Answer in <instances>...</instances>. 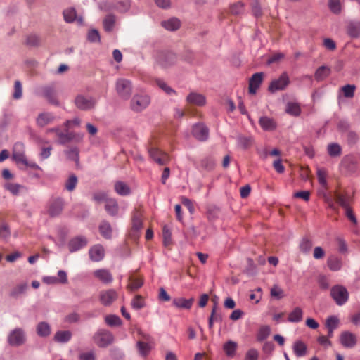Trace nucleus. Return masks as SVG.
<instances>
[{
	"mask_svg": "<svg viewBox=\"0 0 360 360\" xmlns=\"http://www.w3.org/2000/svg\"><path fill=\"white\" fill-rule=\"evenodd\" d=\"M356 89L355 85L347 84L342 87L341 91L345 97L352 98L354 96V91Z\"/></svg>",
	"mask_w": 360,
	"mask_h": 360,
	"instance_id": "nucleus-50",
	"label": "nucleus"
},
{
	"mask_svg": "<svg viewBox=\"0 0 360 360\" xmlns=\"http://www.w3.org/2000/svg\"><path fill=\"white\" fill-rule=\"evenodd\" d=\"M176 60V56L172 53L161 54L158 57V63L163 68H167Z\"/></svg>",
	"mask_w": 360,
	"mask_h": 360,
	"instance_id": "nucleus-22",
	"label": "nucleus"
},
{
	"mask_svg": "<svg viewBox=\"0 0 360 360\" xmlns=\"http://www.w3.org/2000/svg\"><path fill=\"white\" fill-rule=\"evenodd\" d=\"M131 306L133 309L139 310L146 306L143 297L140 295H136L131 302Z\"/></svg>",
	"mask_w": 360,
	"mask_h": 360,
	"instance_id": "nucleus-41",
	"label": "nucleus"
},
{
	"mask_svg": "<svg viewBox=\"0 0 360 360\" xmlns=\"http://www.w3.org/2000/svg\"><path fill=\"white\" fill-rule=\"evenodd\" d=\"M300 108L298 104L295 103H288L286 112L292 115L297 116L300 113Z\"/></svg>",
	"mask_w": 360,
	"mask_h": 360,
	"instance_id": "nucleus-56",
	"label": "nucleus"
},
{
	"mask_svg": "<svg viewBox=\"0 0 360 360\" xmlns=\"http://www.w3.org/2000/svg\"><path fill=\"white\" fill-rule=\"evenodd\" d=\"M114 340L113 335L108 330H98L94 335L95 343L100 347H105L110 345Z\"/></svg>",
	"mask_w": 360,
	"mask_h": 360,
	"instance_id": "nucleus-5",
	"label": "nucleus"
},
{
	"mask_svg": "<svg viewBox=\"0 0 360 360\" xmlns=\"http://www.w3.org/2000/svg\"><path fill=\"white\" fill-rule=\"evenodd\" d=\"M336 202L344 208L349 207L350 198L344 194L337 193L335 195Z\"/></svg>",
	"mask_w": 360,
	"mask_h": 360,
	"instance_id": "nucleus-43",
	"label": "nucleus"
},
{
	"mask_svg": "<svg viewBox=\"0 0 360 360\" xmlns=\"http://www.w3.org/2000/svg\"><path fill=\"white\" fill-rule=\"evenodd\" d=\"M348 34L354 38H356L360 36V22H350L347 27Z\"/></svg>",
	"mask_w": 360,
	"mask_h": 360,
	"instance_id": "nucleus-37",
	"label": "nucleus"
},
{
	"mask_svg": "<svg viewBox=\"0 0 360 360\" xmlns=\"http://www.w3.org/2000/svg\"><path fill=\"white\" fill-rule=\"evenodd\" d=\"M157 85L168 95L176 94V91L169 86L163 80L157 79Z\"/></svg>",
	"mask_w": 360,
	"mask_h": 360,
	"instance_id": "nucleus-58",
	"label": "nucleus"
},
{
	"mask_svg": "<svg viewBox=\"0 0 360 360\" xmlns=\"http://www.w3.org/2000/svg\"><path fill=\"white\" fill-rule=\"evenodd\" d=\"M172 233L170 230L167 226H164L162 228V238L163 244L165 246H168L172 243Z\"/></svg>",
	"mask_w": 360,
	"mask_h": 360,
	"instance_id": "nucleus-57",
	"label": "nucleus"
},
{
	"mask_svg": "<svg viewBox=\"0 0 360 360\" xmlns=\"http://www.w3.org/2000/svg\"><path fill=\"white\" fill-rule=\"evenodd\" d=\"M327 265L331 271H339L342 268V260L335 255H331L327 260Z\"/></svg>",
	"mask_w": 360,
	"mask_h": 360,
	"instance_id": "nucleus-29",
	"label": "nucleus"
},
{
	"mask_svg": "<svg viewBox=\"0 0 360 360\" xmlns=\"http://www.w3.org/2000/svg\"><path fill=\"white\" fill-rule=\"evenodd\" d=\"M244 11V4L240 2H236L230 6V12L233 15H240Z\"/></svg>",
	"mask_w": 360,
	"mask_h": 360,
	"instance_id": "nucleus-54",
	"label": "nucleus"
},
{
	"mask_svg": "<svg viewBox=\"0 0 360 360\" xmlns=\"http://www.w3.org/2000/svg\"><path fill=\"white\" fill-rule=\"evenodd\" d=\"M105 323L110 326H119L122 324L121 319L117 315H108L105 317Z\"/></svg>",
	"mask_w": 360,
	"mask_h": 360,
	"instance_id": "nucleus-46",
	"label": "nucleus"
},
{
	"mask_svg": "<svg viewBox=\"0 0 360 360\" xmlns=\"http://www.w3.org/2000/svg\"><path fill=\"white\" fill-rule=\"evenodd\" d=\"M131 6L130 0H120L117 3L116 8L120 12L127 11Z\"/></svg>",
	"mask_w": 360,
	"mask_h": 360,
	"instance_id": "nucleus-59",
	"label": "nucleus"
},
{
	"mask_svg": "<svg viewBox=\"0 0 360 360\" xmlns=\"http://www.w3.org/2000/svg\"><path fill=\"white\" fill-rule=\"evenodd\" d=\"M328 7L331 12L338 14L341 11V4L340 0H328Z\"/></svg>",
	"mask_w": 360,
	"mask_h": 360,
	"instance_id": "nucleus-53",
	"label": "nucleus"
},
{
	"mask_svg": "<svg viewBox=\"0 0 360 360\" xmlns=\"http://www.w3.org/2000/svg\"><path fill=\"white\" fill-rule=\"evenodd\" d=\"M63 17L66 22H72L77 20L79 24L82 23L83 19L81 17H77L76 11L73 8H67L63 11Z\"/></svg>",
	"mask_w": 360,
	"mask_h": 360,
	"instance_id": "nucleus-26",
	"label": "nucleus"
},
{
	"mask_svg": "<svg viewBox=\"0 0 360 360\" xmlns=\"http://www.w3.org/2000/svg\"><path fill=\"white\" fill-rule=\"evenodd\" d=\"M115 23V17L113 15H107L103 20V27L106 32H111Z\"/></svg>",
	"mask_w": 360,
	"mask_h": 360,
	"instance_id": "nucleus-44",
	"label": "nucleus"
},
{
	"mask_svg": "<svg viewBox=\"0 0 360 360\" xmlns=\"http://www.w3.org/2000/svg\"><path fill=\"white\" fill-rule=\"evenodd\" d=\"M307 345L302 341L295 342L293 345V352L297 357L304 356L307 354Z\"/></svg>",
	"mask_w": 360,
	"mask_h": 360,
	"instance_id": "nucleus-32",
	"label": "nucleus"
},
{
	"mask_svg": "<svg viewBox=\"0 0 360 360\" xmlns=\"http://www.w3.org/2000/svg\"><path fill=\"white\" fill-rule=\"evenodd\" d=\"M114 188L115 192L120 195H127L130 193L129 187L122 181H117L115 184Z\"/></svg>",
	"mask_w": 360,
	"mask_h": 360,
	"instance_id": "nucleus-38",
	"label": "nucleus"
},
{
	"mask_svg": "<svg viewBox=\"0 0 360 360\" xmlns=\"http://www.w3.org/2000/svg\"><path fill=\"white\" fill-rule=\"evenodd\" d=\"M118 298V293L113 289L101 290L99 301L104 306L111 305Z\"/></svg>",
	"mask_w": 360,
	"mask_h": 360,
	"instance_id": "nucleus-9",
	"label": "nucleus"
},
{
	"mask_svg": "<svg viewBox=\"0 0 360 360\" xmlns=\"http://www.w3.org/2000/svg\"><path fill=\"white\" fill-rule=\"evenodd\" d=\"M193 135L200 141H205L207 139L209 131L203 124H196L193 127Z\"/></svg>",
	"mask_w": 360,
	"mask_h": 360,
	"instance_id": "nucleus-16",
	"label": "nucleus"
},
{
	"mask_svg": "<svg viewBox=\"0 0 360 360\" xmlns=\"http://www.w3.org/2000/svg\"><path fill=\"white\" fill-rule=\"evenodd\" d=\"M345 137L347 139V141L349 145L355 144L359 138L358 135L353 131H348L345 134Z\"/></svg>",
	"mask_w": 360,
	"mask_h": 360,
	"instance_id": "nucleus-63",
	"label": "nucleus"
},
{
	"mask_svg": "<svg viewBox=\"0 0 360 360\" xmlns=\"http://www.w3.org/2000/svg\"><path fill=\"white\" fill-rule=\"evenodd\" d=\"M108 194L104 191H98L93 194V200L96 202L101 203L102 202H106V200H109Z\"/></svg>",
	"mask_w": 360,
	"mask_h": 360,
	"instance_id": "nucleus-60",
	"label": "nucleus"
},
{
	"mask_svg": "<svg viewBox=\"0 0 360 360\" xmlns=\"http://www.w3.org/2000/svg\"><path fill=\"white\" fill-rule=\"evenodd\" d=\"M150 102L147 95H135L131 101V108L135 112H141L148 107Z\"/></svg>",
	"mask_w": 360,
	"mask_h": 360,
	"instance_id": "nucleus-7",
	"label": "nucleus"
},
{
	"mask_svg": "<svg viewBox=\"0 0 360 360\" xmlns=\"http://www.w3.org/2000/svg\"><path fill=\"white\" fill-rule=\"evenodd\" d=\"M4 188L8 191L13 195H18L22 191H26L24 186L11 182L6 183L4 184Z\"/></svg>",
	"mask_w": 360,
	"mask_h": 360,
	"instance_id": "nucleus-25",
	"label": "nucleus"
},
{
	"mask_svg": "<svg viewBox=\"0 0 360 360\" xmlns=\"http://www.w3.org/2000/svg\"><path fill=\"white\" fill-rule=\"evenodd\" d=\"M326 176H327V174L324 169H319L317 170V177H318L319 182L323 187H326V185H327Z\"/></svg>",
	"mask_w": 360,
	"mask_h": 360,
	"instance_id": "nucleus-62",
	"label": "nucleus"
},
{
	"mask_svg": "<svg viewBox=\"0 0 360 360\" xmlns=\"http://www.w3.org/2000/svg\"><path fill=\"white\" fill-rule=\"evenodd\" d=\"M12 159L17 163L26 167L36 168L37 165L32 162H29L25 155V145L21 142L14 144L12 152Z\"/></svg>",
	"mask_w": 360,
	"mask_h": 360,
	"instance_id": "nucleus-1",
	"label": "nucleus"
},
{
	"mask_svg": "<svg viewBox=\"0 0 360 360\" xmlns=\"http://www.w3.org/2000/svg\"><path fill=\"white\" fill-rule=\"evenodd\" d=\"M8 342L12 346H19L25 342V335L22 329L15 328L8 337Z\"/></svg>",
	"mask_w": 360,
	"mask_h": 360,
	"instance_id": "nucleus-10",
	"label": "nucleus"
},
{
	"mask_svg": "<svg viewBox=\"0 0 360 360\" xmlns=\"http://www.w3.org/2000/svg\"><path fill=\"white\" fill-rule=\"evenodd\" d=\"M132 228L135 231H139L142 228L141 213L139 210H135L133 214Z\"/></svg>",
	"mask_w": 360,
	"mask_h": 360,
	"instance_id": "nucleus-40",
	"label": "nucleus"
},
{
	"mask_svg": "<svg viewBox=\"0 0 360 360\" xmlns=\"http://www.w3.org/2000/svg\"><path fill=\"white\" fill-rule=\"evenodd\" d=\"M64 207V201L62 198H56L52 200L49 208V214L51 217L59 215Z\"/></svg>",
	"mask_w": 360,
	"mask_h": 360,
	"instance_id": "nucleus-15",
	"label": "nucleus"
},
{
	"mask_svg": "<svg viewBox=\"0 0 360 360\" xmlns=\"http://www.w3.org/2000/svg\"><path fill=\"white\" fill-rule=\"evenodd\" d=\"M200 168L206 171H212L215 167V160L212 157H205L200 160Z\"/></svg>",
	"mask_w": 360,
	"mask_h": 360,
	"instance_id": "nucleus-33",
	"label": "nucleus"
},
{
	"mask_svg": "<svg viewBox=\"0 0 360 360\" xmlns=\"http://www.w3.org/2000/svg\"><path fill=\"white\" fill-rule=\"evenodd\" d=\"M330 296L338 305L342 306L347 302L349 292L343 285H335L330 289Z\"/></svg>",
	"mask_w": 360,
	"mask_h": 360,
	"instance_id": "nucleus-3",
	"label": "nucleus"
},
{
	"mask_svg": "<svg viewBox=\"0 0 360 360\" xmlns=\"http://www.w3.org/2000/svg\"><path fill=\"white\" fill-rule=\"evenodd\" d=\"M328 153L331 157L340 156L342 153L341 147L338 143H330L327 148Z\"/></svg>",
	"mask_w": 360,
	"mask_h": 360,
	"instance_id": "nucleus-45",
	"label": "nucleus"
},
{
	"mask_svg": "<svg viewBox=\"0 0 360 360\" xmlns=\"http://www.w3.org/2000/svg\"><path fill=\"white\" fill-rule=\"evenodd\" d=\"M100 233L105 238L109 239L112 236V228L107 221H103L99 226Z\"/></svg>",
	"mask_w": 360,
	"mask_h": 360,
	"instance_id": "nucleus-39",
	"label": "nucleus"
},
{
	"mask_svg": "<svg viewBox=\"0 0 360 360\" xmlns=\"http://www.w3.org/2000/svg\"><path fill=\"white\" fill-rule=\"evenodd\" d=\"M27 288V285L26 283H21L14 288L11 292V295L12 297H18L19 295L25 292Z\"/></svg>",
	"mask_w": 360,
	"mask_h": 360,
	"instance_id": "nucleus-61",
	"label": "nucleus"
},
{
	"mask_svg": "<svg viewBox=\"0 0 360 360\" xmlns=\"http://www.w3.org/2000/svg\"><path fill=\"white\" fill-rule=\"evenodd\" d=\"M330 72V70L328 67L322 65L316 70L314 77L317 81H322L329 75Z\"/></svg>",
	"mask_w": 360,
	"mask_h": 360,
	"instance_id": "nucleus-36",
	"label": "nucleus"
},
{
	"mask_svg": "<svg viewBox=\"0 0 360 360\" xmlns=\"http://www.w3.org/2000/svg\"><path fill=\"white\" fill-rule=\"evenodd\" d=\"M150 158L159 165H166L170 160L169 155L159 148L151 147L148 149Z\"/></svg>",
	"mask_w": 360,
	"mask_h": 360,
	"instance_id": "nucleus-6",
	"label": "nucleus"
},
{
	"mask_svg": "<svg viewBox=\"0 0 360 360\" xmlns=\"http://www.w3.org/2000/svg\"><path fill=\"white\" fill-rule=\"evenodd\" d=\"M303 311L300 307H295L288 315V320L292 323H298L302 320Z\"/></svg>",
	"mask_w": 360,
	"mask_h": 360,
	"instance_id": "nucleus-34",
	"label": "nucleus"
},
{
	"mask_svg": "<svg viewBox=\"0 0 360 360\" xmlns=\"http://www.w3.org/2000/svg\"><path fill=\"white\" fill-rule=\"evenodd\" d=\"M72 333L70 330H58L53 337L54 341L60 343H65L72 338Z\"/></svg>",
	"mask_w": 360,
	"mask_h": 360,
	"instance_id": "nucleus-27",
	"label": "nucleus"
},
{
	"mask_svg": "<svg viewBox=\"0 0 360 360\" xmlns=\"http://www.w3.org/2000/svg\"><path fill=\"white\" fill-rule=\"evenodd\" d=\"M51 328L50 325L45 322L42 321L37 324V333L40 337H47L51 334Z\"/></svg>",
	"mask_w": 360,
	"mask_h": 360,
	"instance_id": "nucleus-30",
	"label": "nucleus"
},
{
	"mask_svg": "<svg viewBox=\"0 0 360 360\" xmlns=\"http://www.w3.org/2000/svg\"><path fill=\"white\" fill-rule=\"evenodd\" d=\"M115 89L118 96L124 100H128L132 93L131 83L127 79H118L116 82Z\"/></svg>",
	"mask_w": 360,
	"mask_h": 360,
	"instance_id": "nucleus-4",
	"label": "nucleus"
},
{
	"mask_svg": "<svg viewBox=\"0 0 360 360\" xmlns=\"http://www.w3.org/2000/svg\"><path fill=\"white\" fill-rule=\"evenodd\" d=\"M77 178L75 174H71L65 182V188L68 191H72L77 184Z\"/></svg>",
	"mask_w": 360,
	"mask_h": 360,
	"instance_id": "nucleus-52",
	"label": "nucleus"
},
{
	"mask_svg": "<svg viewBox=\"0 0 360 360\" xmlns=\"http://www.w3.org/2000/svg\"><path fill=\"white\" fill-rule=\"evenodd\" d=\"M137 347H138L139 352L141 356H146L149 354L150 350V347L149 346V345L148 343H146L142 341H139L137 342Z\"/></svg>",
	"mask_w": 360,
	"mask_h": 360,
	"instance_id": "nucleus-55",
	"label": "nucleus"
},
{
	"mask_svg": "<svg viewBox=\"0 0 360 360\" xmlns=\"http://www.w3.org/2000/svg\"><path fill=\"white\" fill-rule=\"evenodd\" d=\"M237 344L233 341H228L224 345V350L227 356H232L234 355Z\"/></svg>",
	"mask_w": 360,
	"mask_h": 360,
	"instance_id": "nucleus-48",
	"label": "nucleus"
},
{
	"mask_svg": "<svg viewBox=\"0 0 360 360\" xmlns=\"http://www.w3.org/2000/svg\"><path fill=\"white\" fill-rule=\"evenodd\" d=\"M90 259L94 262H99L104 257V248L101 245H96L90 248L89 251Z\"/></svg>",
	"mask_w": 360,
	"mask_h": 360,
	"instance_id": "nucleus-21",
	"label": "nucleus"
},
{
	"mask_svg": "<svg viewBox=\"0 0 360 360\" xmlns=\"http://www.w3.org/2000/svg\"><path fill=\"white\" fill-rule=\"evenodd\" d=\"M313 243L311 240L304 238L300 244V251L303 253H309L312 248Z\"/></svg>",
	"mask_w": 360,
	"mask_h": 360,
	"instance_id": "nucleus-49",
	"label": "nucleus"
},
{
	"mask_svg": "<svg viewBox=\"0 0 360 360\" xmlns=\"http://www.w3.org/2000/svg\"><path fill=\"white\" fill-rule=\"evenodd\" d=\"M193 299L177 298L173 300V304L181 309H189L193 304Z\"/></svg>",
	"mask_w": 360,
	"mask_h": 360,
	"instance_id": "nucleus-35",
	"label": "nucleus"
},
{
	"mask_svg": "<svg viewBox=\"0 0 360 360\" xmlns=\"http://www.w3.org/2000/svg\"><path fill=\"white\" fill-rule=\"evenodd\" d=\"M143 281L141 276L131 275L129 278L128 290L134 291L143 285Z\"/></svg>",
	"mask_w": 360,
	"mask_h": 360,
	"instance_id": "nucleus-24",
	"label": "nucleus"
},
{
	"mask_svg": "<svg viewBox=\"0 0 360 360\" xmlns=\"http://www.w3.org/2000/svg\"><path fill=\"white\" fill-rule=\"evenodd\" d=\"M259 123L261 127L265 131H273L276 128L275 120L267 116L261 117Z\"/></svg>",
	"mask_w": 360,
	"mask_h": 360,
	"instance_id": "nucleus-23",
	"label": "nucleus"
},
{
	"mask_svg": "<svg viewBox=\"0 0 360 360\" xmlns=\"http://www.w3.org/2000/svg\"><path fill=\"white\" fill-rule=\"evenodd\" d=\"M105 209L110 215L116 216L119 210L118 204L115 199L110 198L106 200Z\"/></svg>",
	"mask_w": 360,
	"mask_h": 360,
	"instance_id": "nucleus-28",
	"label": "nucleus"
},
{
	"mask_svg": "<svg viewBox=\"0 0 360 360\" xmlns=\"http://www.w3.org/2000/svg\"><path fill=\"white\" fill-rule=\"evenodd\" d=\"M87 245V240L83 236H77L71 239L68 243V248L71 252L79 250Z\"/></svg>",
	"mask_w": 360,
	"mask_h": 360,
	"instance_id": "nucleus-18",
	"label": "nucleus"
},
{
	"mask_svg": "<svg viewBox=\"0 0 360 360\" xmlns=\"http://www.w3.org/2000/svg\"><path fill=\"white\" fill-rule=\"evenodd\" d=\"M270 331H271V329H270L269 326H262L259 328L258 333L257 335V340L259 342L264 340L270 335Z\"/></svg>",
	"mask_w": 360,
	"mask_h": 360,
	"instance_id": "nucleus-47",
	"label": "nucleus"
},
{
	"mask_svg": "<svg viewBox=\"0 0 360 360\" xmlns=\"http://www.w3.org/2000/svg\"><path fill=\"white\" fill-rule=\"evenodd\" d=\"M161 24L163 27L170 31L176 30L180 27V21L176 18H172L167 20H164Z\"/></svg>",
	"mask_w": 360,
	"mask_h": 360,
	"instance_id": "nucleus-31",
	"label": "nucleus"
},
{
	"mask_svg": "<svg viewBox=\"0 0 360 360\" xmlns=\"http://www.w3.org/2000/svg\"><path fill=\"white\" fill-rule=\"evenodd\" d=\"M289 83L290 79L288 74L283 72L277 79H274L270 83L269 91L271 93H274L277 91L284 90Z\"/></svg>",
	"mask_w": 360,
	"mask_h": 360,
	"instance_id": "nucleus-8",
	"label": "nucleus"
},
{
	"mask_svg": "<svg viewBox=\"0 0 360 360\" xmlns=\"http://www.w3.org/2000/svg\"><path fill=\"white\" fill-rule=\"evenodd\" d=\"M55 120V115L53 112H43L38 115L36 118V124L39 127H44L52 123Z\"/></svg>",
	"mask_w": 360,
	"mask_h": 360,
	"instance_id": "nucleus-13",
	"label": "nucleus"
},
{
	"mask_svg": "<svg viewBox=\"0 0 360 360\" xmlns=\"http://www.w3.org/2000/svg\"><path fill=\"white\" fill-rule=\"evenodd\" d=\"M264 74L257 72L252 75L249 80V92L255 94L263 81Z\"/></svg>",
	"mask_w": 360,
	"mask_h": 360,
	"instance_id": "nucleus-14",
	"label": "nucleus"
},
{
	"mask_svg": "<svg viewBox=\"0 0 360 360\" xmlns=\"http://www.w3.org/2000/svg\"><path fill=\"white\" fill-rule=\"evenodd\" d=\"M93 275L103 283H110L113 277L112 274L105 269H97L94 271Z\"/></svg>",
	"mask_w": 360,
	"mask_h": 360,
	"instance_id": "nucleus-20",
	"label": "nucleus"
},
{
	"mask_svg": "<svg viewBox=\"0 0 360 360\" xmlns=\"http://www.w3.org/2000/svg\"><path fill=\"white\" fill-rule=\"evenodd\" d=\"M39 94L46 99L50 104L56 106L60 105L57 89L54 84H49L41 86L39 89Z\"/></svg>",
	"mask_w": 360,
	"mask_h": 360,
	"instance_id": "nucleus-2",
	"label": "nucleus"
},
{
	"mask_svg": "<svg viewBox=\"0 0 360 360\" xmlns=\"http://www.w3.org/2000/svg\"><path fill=\"white\" fill-rule=\"evenodd\" d=\"M75 103L79 109L88 110L94 107L96 101L89 96L78 95L75 99Z\"/></svg>",
	"mask_w": 360,
	"mask_h": 360,
	"instance_id": "nucleus-11",
	"label": "nucleus"
},
{
	"mask_svg": "<svg viewBox=\"0 0 360 360\" xmlns=\"http://www.w3.org/2000/svg\"><path fill=\"white\" fill-rule=\"evenodd\" d=\"M339 323V319L336 316H330L327 319L326 322V326L327 327L330 333H333Z\"/></svg>",
	"mask_w": 360,
	"mask_h": 360,
	"instance_id": "nucleus-51",
	"label": "nucleus"
},
{
	"mask_svg": "<svg viewBox=\"0 0 360 360\" xmlns=\"http://www.w3.org/2000/svg\"><path fill=\"white\" fill-rule=\"evenodd\" d=\"M57 137L58 138V142L60 144H65L72 140L76 141H81L83 139V135L79 134H75L73 132L64 133L60 130L58 131Z\"/></svg>",
	"mask_w": 360,
	"mask_h": 360,
	"instance_id": "nucleus-12",
	"label": "nucleus"
},
{
	"mask_svg": "<svg viewBox=\"0 0 360 360\" xmlns=\"http://www.w3.org/2000/svg\"><path fill=\"white\" fill-rule=\"evenodd\" d=\"M222 321V316L221 314L217 313V307L214 306L212 310L211 315L209 318V328L212 329L213 328L214 322H221Z\"/></svg>",
	"mask_w": 360,
	"mask_h": 360,
	"instance_id": "nucleus-42",
	"label": "nucleus"
},
{
	"mask_svg": "<svg viewBox=\"0 0 360 360\" xmlns=\"http://www.w3.org/2000/svg\"><path fill=\"white\" fill-rule=\"evenodd\" d=\"M186 102L189 104L203 106L206 103L205 96L197 92H191L186 97Z\"/></svg>",
	"mask_w": 360,
	"mask_h": 360,
	"instance_id": "nucleus-17",
	"label": "nucleus"
},
{
	"mask_svg": "<svg viewBox=\"0 0 360 360\" xmlns=\"http://www.w3.org/2000/svg\"><path fill=\"white\" fill-rule=\"evenodd\" d=\"M340 340L341 344L345 347H353L356 343V336L349 331H345L342 333Z\"/></svg>",
	"mask_w": 360,
	"mask_h": 360,
	"instance_id": "nucleus-19",
	"label": "nucleus"
},
{
	"mask_svg": "<svg viewBox=\"0 0 360 360\" xmlns=\"http://www.w3.org/2000/svg\"><path fill=\"white\" fill-rule=\"evenodd\" d=\"M11 235V231L6 223H2L0 225V237L1 238H8Z\"/></svg>",
	"mask_w": 360,
	"mask_h": 360,
	"instance_id": "nucleus-64",
	"label": "nucleus"
}]
</instances>
